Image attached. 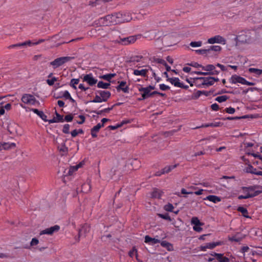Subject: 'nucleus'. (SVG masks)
Masks as SVG:
<instances>
[{"label": "nucleus", "mask_w": 262, "mask_h": 262, "mask_svg": "<svg viewBox=\"0 0 262 262\" xmlns=\"http://www.w3.org/2000/svg\"><path fill=\"white\" fill-rule=\"evenodd\" d=\"M121 16V13H114L111 15H107L104 17H102L99 19V23L103 26H110L112 25H116L120 24V16Z\"/></svg>", "instance_id": "1"}, {"label": "nucleus", "mask_w": 262, "mask_h": 262, "mask_svg": "<svg viewBox=\"0 0 262 262\" xmlns=\"http://www.w3.org/2000/svg\"><path fill=\"white\" fill-rule=\"evenodd\" d=\"M236 44H249L252 42V38L249 31H242L238 33L235 38Z\"/></svg>", "instance_id": "2"}, {"label": "nucleus", "mask_w": 262, "mask_h": 262, "mask_svg": "<svg viewBox=\"0 0 262 262\" xmlns=\"http://www.w3.org/2000/svg\"><path fill=\"white\" fill-rule=\"evenodd\" d=\"M255 186L242 187L244 194L239 195L238 196V199H248L257 195L259 194V192L255 190Z\"/></svg>", "instance_id": "3"}, {"label": "nucleus", "mask_w": 262, "mask_h": 262, "mask_svg": "<svg viewBox=\"0 0 262 262\" xmlns=\"http://www.w3.org/2000/svg\"><path fill=\"white\" fill-rule=\"evenodd\" d=\"M74 59V57L72 56H65L57 58L50 63V65L53 67L54 69H56L60 66H62L65 63L70 61L72 59Z\"/></svg>", "instance_id": "4"}, {"label": "nucleus", "mask_w": 262, "mask_h": 262, "mask_svg": "<svg viewBox=\"0 0 262 262\" xmlns=\"http://www.w3.org/2000/svg\"><path fill=\"white\" fill-rule=\"evenodd\" d=\"M229 80L231 83L233 84L239 83L247 85H252L251 82L247 81L245 78L236 75H232Z\"/></svg>", "instance_id": "5"}, {"label": "nucleus", "mask_w": 262, "mask_h": 262, "mask_svg": "<svg viewBox=\"0 0 262 262\" xmlns=\"http://www.w3.org/2000/svg\"><path fill=\"white\" fill-rule=\"evenodd\" d=\"M141 37V35L130 36L127 37L120 38L119 43L123 45H128L130 43H134L136 40Z\"/></svg>", "instance_id": "6"}, {"label": "nucleus", "mask_w": 262, "mask_h": 262, "mask_svg": "<svg viewBox=\"0 0 262 262\" xmlns=\"http://www.w3.org/2000/svg\"><path fill=\"white\" fill-rule=\"evenodd\" d=\"M126 166H127L130 170H136L141 167V162L137 159H129L127 161Z\"/></svg>", "instance_id": "7"}, {"label": "nucleus", "mask_w": 262, "mask_h": 262, "mask_svg": "<svg viewBox=\"0 0 262 262\" xmlns=\"http://www.w3.org/2000/svg\"><path fill=\"white\" fill-rule=\"evenodd\" d=\"M139 91L142 92V98L138 99L139 101H141L149 97H152L153 95H156L157 93V91H154L151 92L150 91H149L147 89H139Z\"/></svg>", "instance_id": "8"}, {"label": "nucleus", "mask_w": 262, "mask_h": 262, "mask_svg": "<svg viewBox=\"0 0 262 262\" xmlns=\"http://www.w3.org/2000/svg\"><path fill=\"white\" fill-rule=\"evenodd\" d=\"M22 101L26 104H34L36 101L35 98L31 94H24L21 98Z\"/></svg>", "instance_id": "9"}, {"label": "nucleus", "mask_w": 262, "mask_h": 262, "mask_svg": "<svg viewBox=\"0 0 262 262\" xmlns=\"http://www.w3.org/2000/svg\"><path fill=\"white\" fill-rule=\"evenodd\" d=\"M60 229V227L58 225H55L54 226L51 227L50 228H47L42 231H41L40 233V235L42 234H49L52 235L54 232H56L59 231Z\"/></svg>", "instance_id": "10"}, {"label": "nucleus", "mask_w": 262, "mask_h": 262, "mask_svg": "<svg viewBox=\"0 0 262 262\" xmlns=\"http://www.w3.org/2000/svg\"><path fill=\"white\" fill-rule=\"evenodd\" d=\"M83 80L86 82L90 86H93L97 82V80L93 77L92 74L84 75Z\"/></svg>", "instance_id": "11"}, {"label": "nucleus", "mask_w": 262, "mask_h": 262, "mask_svg": "<svg viewBox=\"0 0 262 262\" xmlns=\"http://www.w3.org/2000/svg\"><path fill=\"white\" fill-rule=\"evenodd\" d=\"M90 230V226L88 224H85L83 225L80 229L79 230L78 232V238H79L81 236L83 235L84 236H86V234L89 232Z\"/></svg>", "instance_id": "12"}, {"label": "nucleus", "mask_w": 262, "mask_h": 262, "mask_svg": "<svg viewBox=\"0 0 262 262\" xmlns=\"http://www.w3.org/2000/svg\"><path fill=\"white\" fill-rule=\"evenodd\" d=\"M214 260L219 262H229V259L225 256L224 254L216 253L214 252Z\"/></svg>", "instance_id": "13"}, {"label": "nucleus", "mask_w": 262, "mask_h": 262, "mask_svg": "<svg viewBox=\"0 0 262 262\" xmlns=\"http://www.w3.org/2000/svg\"><path fill=\"white\" fill-rule=\"evenodd\" d=\"M119 85L116 86V89L118 92L120 91H122L124 93H128L129 92V87L128 86L125 85L126 82L124 81H118Z\"/></svg>", "instance_id": "14"}, {"label": "nucleus", "mask_w": 262, "mask_h": 262, "mask_svg": "<svg viewBox=\"0 0 262 262\" xmlns=\"http://www.w3.org/2000/svg\"><path fill=\"white\" fill-rule=\"evenodd\" d=\"M102 98L103 102L107 101V99L111 97V94L109 91H98L97 92Z\"/></svg>", "instance_id": "15"}, {"label": "nucleus", "mask_w": 262, "mask_h": 262, "mask_svg": "<svg viewBox=\"0 0 262 262\" xmlns=\"http://www.w3.org/2000/svg\"><path fill=\"white\" fill-rule=\"evenodd\" d=\"M103 126V124H101L100 123H98L96 125L94 126L91 129V134L93 138H96L97 137V133L99 131V129Z\"/></svg>", "instance_id": "16"}, {"label": "nucleus", "mask_w": 262, "mask_h": 262, "mask_svg": "<svg viewBox=\"0 0 262 262\" xmlns=\"http://www.w3.org/2000/svg\"><path fill=\"white\" fill-rule=\"evenodd\" d=\"M55 117H54L52 119L48 120V122H49V123L63 122L64 119L63 118V116L62 115H60L56 111L55 112Z\"/></svg>", "instance_id": "17"}, {"label": "nucleus", "mask_w": 262, "mask_h": 262, "mask_svg": "<svg viewBox=\"0 0 262 262\" xmlns=\"http://www.w3.org/2000/svg\"><path fill=\"white\" fill-rule=\"evenodd\" d=\"M214 43H219L220 45H225L226 43V40L222 36L215 35L214 36Z\"/></svg>", "instance_id": "18"}, {"label": "nucleus", "mask_w": 262, "mask_h": 262, "mask_svg": "<svg viewBox=\"0 0 262 262\" xmlns=\"http://www.w3.org/2000/svg\"><path fill=\"white\" fill-rule=\"evenodd\" d=\"M197 79L202 80L203 81L202 82L203 85H212L213 84V77H200L196 78Z\"/></svg>", "instance_id": "19"}, {"label": "nucleus", "mask_w": 262, "mask_h": 262, "mask_svg": "<svg viewBox=\"0 0 262 262\" xmlns=\"http://www.w3.org/2000/svg\"><path fill=\"white\" fill-rule=\"evenodd\" d=\"M119 17H120V19H121V21H120V23L128 22L132 19L130 14L129 13L127 12L124 14L121 13V16Z\"/></svg>", "instance_id": "20"}, {"label": "nucleus", "mask_w": 262, "mask_h": 262, "mask_svg": "<svg viewBox=\"0 0 262 262\" xmlns=\"http://www.w3.org/2000/svg\"><path fill=\"white\" fill-rule=\"evenodd\" d=\"M31 111H33L34 113L37 114L38 116L41 118L44 121H48V120L47 119V116L43 113V112L41 111H39L36 108H32Z\"/></svg>", "instance_id": "21"}, {"label": "nucleus", "mask_w": 262, "mask_h": 262, "mask_svg": "<svg viewBox=\"0 0 262 262\" xmlns=\"http://www.w3.org/2000/svg\"><path fill=\"white\" fill-rule=\"evenodd\" d=\"M145 242L146 243H149L152 245L160 243V240L156 239L155 238H152L149 235H146L145 236Z\"/></svg>", "instance_id": "22"}, {"label": "nucleus", "mask_w": 262, "mask_h": 262, "mask_svg": "<svg viewBox=\"0 0 262 262\" xmlns=\"http://www.w3.org/2000/svg\"><path fill=\"white\" fill-rule=\"evenodd\" d=\"M213 50V46H210L209 48L207 49L197 50L195 52L200 54H205L206 55H208L211 51Z\"/></svg>", "instance_id": "23"}, {"label": "nucleus", "mask_w": 262, "mask_h": 262, "mask_svg": "<svg viewBox=\"0 0 262 262\" xmlns=\"http://www.w3.org/2000/svg\"><path fill=\"white\" fill-rule=\"evenodd\" d=\"M167 81L170 82L172 84L174 85L175 86L179 87L181 86V82H180V80L178 78H168L167 79Z\"/></svg>", "instance_id": "24"}, {"label": "nucleus", "mask_w": 262, "mask_h": 262, "mask_svg": "<svg viewBox=\"0 0 262 262\" xmlns=\"http://www.w3.org/2000/svg\"><path fill=\"white\" fill-rule=\"evenodd\" d=\"M178 164H174L172 165H168L162 169V172L165 173H168L170 172L172 169H174L178 166Z\"/></svg>", "instance_id": "25"}, {"label": "nucleus", "mask_w": 262, "mask_h": 262, "mask_svg": "<svg viewBox=\"0 0 262 262\" xmlns=\"http://www.w3.org/2000/svg\"><path fill=\"white\" fill-rule=\"evenodd\" d=\"M148 71V70L147 69H142L141 70H135L134 71V74L137 76L141 75L143 77H146Z\"/></svg>", "instance_id": "26"}, {"label": "nucleus", "mask_w": 262, "mask_h": 262, "mask_svg": "<svg viewBox=\"0 0 262 262\" xmlns=\"http://www.w3.org/2000/svg\"><path fill=\"white\" fill-rule=\"evenodd\" d=\"M58 149L60 152H62V156L66 155L68 152V148L66 146L65 143H62L61 146L58 147Z\"/></svg>", "instance_id": "27"}, {"label": "nucleus", "mask_w": 262, "mask_h": 262, "mask_svg": "<svg viewBox=\"0 0 262 262\" xmlns=\"http://www.w3.org/2000/svg\"><path fill=\"white\" fill-rule=\"evenodd\" d=\"M75 166H71L69 169H65L64 171V174L63 176L64 177L68 176H71L73 174V173L77 169H75Z\"/></svg>", "instance_id": "28"}, {"label": "nucleus", "mask_w": 262, "mask_h": 262, "mask_svg": "<svg viewBox=\"0 0 262 262\" xmlns=\"http://www.w3.org/2000/svg\"><path fill=\"white\" fill-rule=\"evenodd\" d=\"M16 147V144L14 143H3V149L8 150L10 149L14 148Z\"/></svg>", "instance_id": "29"}, {"label": "nucleus", "mask_w": 262, "mask_h": 262, "mask_svg": "<svg viewBox=\"0 0 262 262\" xmlns=\"http://www.w3.org/2000/svg\"><path fill=\"white\" fill-rule=\"evenodd\" d=\"M110 83H105L102 81H100L97 83V87L99 88H101L103 89H107L110 88Z\"/></svg>", "instance_id": "30"}, {"label": "nucleus", "mask_w": 262, "mask_h": 262, "mask_svg": "<svg viewBox=\"0 0 262 262\" xmlns=\"http://www.w3.org/2000/svg\"><path fill=\"white\" fill-rule=\"evenodd\" d=\"M237 211L242 213L243 215L247 218L250 217L248 215V211L246 208L243 207H238L237 208Z\"/></svg>", "instance_id": "31"}, {"label": "nucleus", "mask_w": 262, "mask_h": 262, "mask_svg": "<svg viewBox=\"0 0 262 262\" xmlns=\"http://www.w3.org/2000/svg\"><path fill=\"white\" fill-rule=\"evenodd\" d=\"M116 75V74L115 73L108 74H106V75H103L100 76V78L110 82L111 79L112 78L114 77Z\"/></svg>", "instance_id": "32"}, {"label": "nucleus", "mask_w": 262, "mask_h": 262, "mask_svg": "<svg viewBox=\"0 0 262 262\" xmlns=\"http://www.w3.org/2000/svg\"><path fill=\"white\" fill-rule=\"evenodd\" d=\"M151 196L155 198H160V190L157 188H154L153 191L151 193Z\"/></svg>", "instance_id": "33"}, {"label": "nucleus", "mask_w": 262, "mask_h": 262, "mask_svg": "<svg viewBox=\"0 0 262 262\" xmlns=\"http://www.w3.org/2000/svg\"><path fill=\"white\" fill-rule=\"evenodd\" d=\"M249 71L250 73H254L255 75L258 76L261 74V71L260 69L251 68H249Z\"/></svg>", "instance_id": "34"}, {"label": "nucleus", "mask_w": 262, "mask_h": 262, "mask_svg": "<svg viewBox=\"0 0 262 262\" xmlns=\"http://www.w3.org/2000/svg\"><path fill=\"white\" fill-rule=\"evenodd\" d=\"M191 224L194 225V226H202L203 225V223L196 217H193L191 219Z\"/></svg>", "instance_id": "35"}, {"label": "nucleus", "mask_w": 262, "mask_h": 262, "mask_svg": "<svg viewBox=\"0 0 262 262\" xmlns=\"http://www.w3.org/2000/svg\"><path fill=\"white\" fill-rule=\"evenodd\" d=\"M79 82V79H72L70 81V85L73 88L74 90L77 89V87L75 85L76 84H77Z\"/></svg>", "instance_id": "36"}, {"label": "nucleus", "mask_w": 262, "mask_h": 262, "mask_svg": "<svg viewBox=\"0 0 262 262\" xmlns=\"http://www.w3.org/2000/svg\"><path fill=\"white\" fill-rule=\"evenodd\" d=\"M228 97L226 95H222L217 97L215 100L219 102H223L227 100Z\"/></svg>", "instance_id": "37"}, {"label": "nucleus", "mask_w": 262, "mask_h": 262, "mask_svg": "<svg viewBox=\"0 0 262 262\" xmlns=\"http://www.w3.org/2000/svg\"><path fill=\"white\" fill-rule=\"evenodd\" d=\"M244 170L246 172L254 173L255 168H254L251 165H248Z\"/></svg>", "instance_id": "38"}, {"label": "nucleus", "mask_w": 262, "mask_h": 262, "mask_svg": "<svg viewBox=\"0 0 262 262\" xmlns=\"http://www.w3.org/2000/svg\"><path fill=\"white\" fill-rule=\"evenodd\" d=\"M158 215L163 219H164V220H168L169 221H171V219L170 217V216L169 215V214L168 213H165V214H161V213H158Z\"/></svg>", "instance_id": "39"}, {"label": "nucleus", "mask_w": 262, "mask_h": 262, "mask_svg": "<svg viewBox=\"0 0 262 262\" xmlns=\"http://www.w3.org/2000/svg\"><path fill=\"white\" fill-rule=\"evenodd\" d=\"M15 127H17V125L15 124H9L8 126V131L11 134H14L15 132H16V130L13 129V128H15Z\"/></svg>", "instance_id": "40"}, {"label": "nucleus", "mask_w": 262, "mask_h": 262, "mask_svg": "<svg viewBox=\"0 0 262 262\" xmlns=\"http://www.w3.org/2000/svg\"><path fill=\"white\" fill-rule=\"evenodd\" d=\"M102 101H103V100H102V98L101 97V96L96 95L95 98L93 100L90 101V102L94 103H100Z\"/></svg>", "instance_id": "41"}, {"label": "nucleus", "mask_w": 262, "mask_h": 262, "mask_svg": "<svg viewBox=\"0 0 262 262\" xmlns=\"http://www.w3.org/2000/svg\"><path fill=\"white\" fill-rule=\"evenodd\" d=\"M173 208L174 207H173V205L170 203H168L167 205H166L164 206V209L166 211H169V212H172Z\"/></svg>", "instance_id": "42"}, {"label": "nucleus", "mask_w": 262, "mask_h": 262, "mask_svg": "<svg viewBox=\"0 0 262 262\" xmlns=\"http://www.w3.org/2000/svg\"><path fill=\"white\" fill-rule=\"evenodd\" d=\"M202 70L206 71H209V72H212L211 71L213 70V65L212 64H208L206 67H204L202 66Z\"/></svg>", "instance_id": "43"}, {"label": "nucleus", "mask_w": 262, "mask_h": 262, "mask_svg": "<svg viewBox=\"0 0 262 262\" xmlns=\"http://www.w3.org/2000/svg\"><path fill=\"white\" fill-rule=\"evenodd\" d=\"M207 248L210 249H213V243H208L205 246L201 247V249L202 250H205Z\"/></svg>", "instance_id": "44"}, {"label": "nucleus", "mask_w": 262, "mask_h": 262, "mask_svg": "<svg viewBox=\"0 0 262 262\" xmlns=\"http://www.w3.org/2000/svg\"><path fill=\"white\" fill-rule=\"evenodd\" d=\"M57 81V78L54 77L51 79H47V83L50 85L52 86L53 85L55 82Z\"/></svg>", "instance_id": "45"}, {"label": "nucleus", "mask_w": 262, "mask_h": 262, "mask_svg": "<svg viewBox=\"0 0 262 262\" xmlns=\"http://www.w3.org/2000/svg\"><path fill=\"white\" fill-rule=\"evenodd\" d=\"M202 45V41H192L190 43V46L192 47H198Z\"/></svg>", "instance_id": "46"}, {"label": "nucleus", "mask_w": 262, "mask_h": 262, "mask_svg": "<svg viewBox=\"0 0 262 262\" xmlns=\"http://www.w3.org/2000/svg\"><path fill=\"white\" fill-rule=\"evenodd\" d=\"M70 125L66 124L63 125L62 132L64 134H69Z\"/></svg>", "instance_id": "47"}, {"label": "nucleus", "mask_w": 262, "mask_h": 262, "mask_svg": "<svg viewBox=\"0 0 262 262\" xmlns=\"http://www.w3.org/2000/svg\"><path fill=\"white\" fill-rule=\"evenodd\" d=\"M135 254L136 256L137 255V250L135 248V247H133L132 250L129 251L128 255H129L130 257H133Z\"/></svg>", "instance_id": "48"}, {"label": "nucleus", "mask_w": 262, "mask_h": 262, "mask_svg": "<svg viewBox=\"0 0 262 262\" xmlns=\"http://www.w3.org/2000/svg\"><path fill=\"white\" fill-rule=\"evenodd\" d=\"M161 245L163 247H165V248H167L168 249V250H169V247L170 246H171V244H170L169 243L164 241H162L161 242Z\"/></svg>", "instance_id": "49"}, {"label": "nucleus", "mask_w": 262, "mask_h": 262, "mask_svg": "<svg viewBox=\"0 0 262 262\" xmlns=\"http://www.w3.org/2000/svg\"><path fill=\"white\" fill-rule=\"evenodd\" d=\"M229 239L232 242H238L241 240V238L237 237L236 235L229 237Z\"/></svg>", "instance_id": "50"}, {"label": "nucleus", "mask_w": 262, "mask_h": 262, "mask_svg": "<svg viewBox=\"0 0 262 262\" xmlns=\"http://www.w3.org/2000/svg\"><path fill=\"white\" fill-rule=\"evenodd\" d=\"M123 125V123H121L120 124H118L117 125H110L108 127L110 129H112V130H115V129H116L119 127H121V126H122Z\"/></svg>", "instance_id": "51"}, {"label": "nucleus", "mask_w": 262, "mask_h": 262, "mask_svg": "<svg viewBox=\"0 0 262 262\" xmlns=\"http://www.w3.org/2000/svg\"><path fill=\"white\" fill-rule=\"evenodd\" d=\"M202 94H203L202 91H196L195 93H194L193 94L192 98L193 99H197L200 96H201V95H202Z\"/></svg>", "instance_id": "52"}, {"label": "nucleus", "mask_w": 262, "mask_h": 262, "mask_svg": "<svg viewBox=\"0 0 262 262\" xmlns=\"http://www.w3.org/2000/svg\"><path fill=\"white\" fill-rule=\"evenodd\" d=\"M73 116L72 114L66 115L64 117V120L67 122H71L73 120Z\"/></svg>", "instance_id": "53"}, {"label": "nucleus", "mask_w": 262, "mask_h": 262, "mask_svg": "<svg viewBox=\"0 0 262 262\" xmlns=\"http://www.w3.org/2000/svg\"><path fill=\"white\" fill-rule=\"evenodd\" d=\"M159 88L160 90L162 91H166L170 89V87L169 86L166 85L164 84H160L159 85Z\"/></svg>", "instance_id": "54"}, {"label": "nucleus", "mask_w": 262, "mask_h": 262, "mask_svg": "<svg viewBox=\"0 0 262 262\" xmlns=\"http://www.w3.org/2000/svg\"><path fill=\"white\" fill-rule=\"evenodd\" d=\"M24 45H25V43H22L14 44V45H10V46H9L8 48L11 49V48H15V47H23Z\"/></svg>", "instance_id": "55"}, {"label": "nucleus", "mask_w": 262, "mask_h": 262, "mask_svg": "<svg viewBox=\"0 0 262 262\" xmlns=\"http://www.w3.org/2000/svg\"><path fill=\"white\" fill-rule=\"evenodd\" d=\"M39 243L38 240L36 238H32L31 243H30V246H33L35 245H37Z\"/></svg>", "instance_id": "56"}, {"label": "nucleus", "mask_w": 262, "mask_h": 262, "mask_svg": "<svg viewBox=\"0 0 262 262\" xmlns=\"http://www.w3.org/2000/svg\"><path fill=\"white\" fill-rule=\"evenodd\" d=\"M222 51V47L219 45H214V52L220 53Z\"/></svg>", "instance_id": "57"}, {"label": "nucleus", "mask_w": 262, "mask_h": 262, "mask_svg": "<svg viewBox=\"0 0 262 262\" xmlns=\"http://www.w3.org/2000/svg\"><path fill=\"white\" fill-rule=\"evenodd\" d=\"M189 66L195 67V68H202V66L201 64H199L196 62H192L191 63L189 64Z\"/></svg>", "instance_id": "58"}, {"label": "nucleus", "mask_w": 262, "mask_h": 262, "mask_svg": "<svg viewBox=\"0 0 262 262\" xmlns=\"http://www.w3.org/2000/svg\"><path fill=\"white\" fill-rule=\"evenodd\" d=\"M79 117L80 119V121H77V123L79 124H83L85 121V117L83 115H79Z\"/></svg>", "instance_id": "59"}, {"label": "nucleus", "mask_w": 262, "mask_h": 262, "mask_svg": "<svg viewBox=\"0 0 262 262\" xmlns=\"http://www.w3.org/2000/svg\"><path fill=\"white\" fill-rule=\"evenodd\" d=\"M247 155H252L253 157H255V158H259L260 160H261L262 161V156H261L259 154L257 153V154H253V153H250V152H248L247 153Z\"/></svg>", "instance_id": "60"}, {"label": "nucleus", "mask_w": 262, "mask_h": 262, "mask_svg": "<svg viewBox=\"0 0 262 262\" xmlns=\"http://www.w3.org/2000/svg\"><path fill=\"white\" fill-rule=\"evenodd\" d=\"M226 112L230 114H233L235 112V109L231 107L226 108Z\"/></svg>", "instance_id": "61"}, {"label": "nucleus", "mask_w": 262, "mask_h": 262, "mask_svg": "<svg viewBox=\"0 0 262 262\" xmlns=\"http://www.w3.org/2000/svg\"><path fill=\"white\" fill-rule=\"evenodd\" d=\"M71 97V95L68 91H64L62 97L65 98L66 99H69Z\"/></svg>", "instance_id": "62"}, {"label": "nucleus", "mask_w": 262, "mask_h": 262, "mask_svg": "<svg viewBox=\"0 0 262 262\" xmlns=\"http://www.w3.org/2000/svg\"><path fill=\"white\" fill-rule=\"evenodd\" d=\"M201 226H194L193 229L196 232H201L202 230V228L200 227Z\"/></svg>", "instance_id": "63"}, {"label": "nucleus", "mask_w": 262, "mask_h": 262, "mask_svg": "<svg viewBox=\"0 0 262 262\" xmlns=\"http://www.w3.org/2000/svg\"><path fill=\"white\" fill-rule=\"evenodd\" d=\"M156 61L158 63H161V64H162L163 65H164V64H166V61L162 59L157 58V59H156Z\"/></svg>", "instance_id": "64"}]
</instances>
